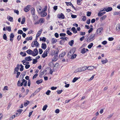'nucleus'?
<instances>
[{
    "label": "nucleus",
    "mask_w": 120,
    "mask_h": 120,
    "mask_svg": "<svg viewBox=\"0 0 120 120\" xmlns=\"http://www.w3.org/2000/svg\"><path fill=\"white\" fill-rule=\"evenodd\" d=\"M95 34H92L87 38V42H90L93 41L95 39Z\"/></svg>",
    "instance_id": "1"
},
{
    "label": "nucleus",
    "mask_w": 120,
    "mask_h": 120,
    "mask_svg": "<svg viewBox=\"0 0 120 120\" xmlns=\"http://www.w3.org/2000/svg\"><path fill=\"white\" fill-rule=\"evenodd\" d=\"M76 48H73L68 53V55L71 56V54H73L75 51Z\"/></svg>",
    "instance_id": "2"
},
{
    "label": "nucleus",
    "mask_w": 120,
    "mask_h": 120,
    "mask_svg": "<svg viewBox=\"0 0 120 120\" xmlns=\"http://www.w3.org/2000/svg\"><path fill=\"white\" fill-rule=\"evenodd\" d=\"M57 17L59 19H64L65 18V16L64 14L62 13L58 14L57 15Z\"/></svg>",
    "instance_id": "3"
},
{
    "label": "nucleus",
    "mask_w": 120,
    "mask_h": 120,
    "mask_svg": "<svg viewBox=\"0 0 120 120\" xmlns=\"http://www.w3.org/2000/svg\"><path fill=\"white\" fill-rule=\"evenodd\" d=\"M34 51L35 53H34L33 52V56H36L38 55V51L37 48L34 49Z\"/></svg>",
    "instance_id": "4"
},
{
    "label": "nucleus",
    "mask_w": 120,
    "mask_h": 120,
    "mask_svg": "<svg viewBox=\"0 0 120 120\" xmlns=\"http://www.w3.org/2000/svg\"><path fill=\"white\" fill-rule=\"evenodd\" d=\"M33 18L34 20L35 21H38V16L35 14H34V13L33 14Z\"/></svg>",
    "instance_id": "5"
},
{
    "label": "nucleus",
    "mask_w": 120,
    "mask_h": 120,
    "mask_svg": "<svg viewBox=\"0 0 120 120\" xmlns=\"http://www.w3.org/2000/svg\"><path fill=\"white\" fill-rule=\"evenodd\" d=\"M54 56L52 59V61H56L58 59V55L54 54Z\"/></svg>",
    "instance_id": "6"
},
{
    "label": "nucleus",
    "mask_w": 120,
    "mask_h": 120,
    "mask_svg": "<svg viewBox=\"0 0 120 120\" xmlns=\"http://www.w3.org/2000/svg\"><path fill=\"white\" fill-rule=\"evenodd\" d=\"M39 14H42L41 16L42 17L45 16L47 15V13L46 12H43L42 11L40 12Z\"/></svg>",
    "instance_id": "7"
},
{
    "label": "nucleus",
    "mask_w": 120,
    "mask_h": 120,
    "mask_svg": "<svg viewBox=\"0 0 120 120\" xmlns=\"http://www.w3.org/2000/svg\"><path fill=\"white\" fill-rule=\"evenodd\" d=\"M105 11L107 12H108L111 11L112 10V8L111 7H108L107 8H104Z\"/></svg>",
    "instance_id": "8"
},
{
    "label": "nucleus",
    "mask_w": 120,
    "mask_h": 120,
    "mask_svg": "<svg viewBox=\"0 0 120 120\" xmlns=\"http://www.w3.org/2000/svg\"><path fill=\"white\" fill-rule=\"evenodd\" d=\"M22 80V82L21 83V82L19 80L18 81V83H17V86H22L23 85V81Z\"/></svg>",
    "instance_id": "9"
},
{
    "label": "nucleus",
    "mask_w": 120,
    "mask_h": 120,
    "mask_svg": "<svg viewBox=\"0 0 120 120\" xmlns=\"http://www.w3.org/2000/svg\"><path fill=\"white\" fill-rule=\"evenodd\" d=\"M26 74V72L25 71H23L21 74L20 76V78H22L23 79L24 76Z\"/></svg>",
    "instance_id": "10"
},
{
    "label": "nucleus",
    "mask_w": 120,
    "mask_h": 120,
    "mask_svg": "<svg viewBox=\"0 0 120 120\" xmlns=\"http://www.w3.org/2000/svg\"><path fill=\"white\" fill-rule=\"evenodd\" d=\"M26 52L27 54L29 55H32L33 56V52L31 49H29L27 50Z\"/></svg>",
    "instance_id": "11"
},
{
    "label": "nucleus",
    "mask_w": 120,
    "mask_h": 120,
    "mask_svg": "<svg viewBox=\"0 0 120 120\" xmlns=\"http://www.w3.org/2000/svg\"><path fill=\"white\" fill-rule=\"evenodd\" d=\"M25 59L26 61H30L32 60V59L31 58V57L30 56L26 57L25 58Z\"/></svg>",
    "instance_id": "12"
},
{
    "label": "nucleus",
    "mask_w": 120,
    "mask_h": 120,
    "mask_svg": "<svg viewBox=\"0 0 120 120\" xmlns=\"http://www.w3.org/2000/svg\"><path fill=\"white\" fill-rule=\"evenodd\" d=\"M47 46L45 43H42L41 45V48L44 49H45L46 48Z\"/></svg>",
    "instance_id": "13"
},
{
    "label": "nucleus",
    "mask_w": 120,
    "mask_h": 120,
    "mask_svg": "<svg viewBox=\"0 0 120 120\" xmlns=\"http://www.w3.org/2000/svg\"><path fill=\"white\" fill-rule=\"evenodd\" d=\"M116 30L118 31L120 30V23L117 24L116 25Z\"/></svg>",
    "instance_id": "14"
},
{
    "label": "nucleus",
    "mask_w": 120,
    "mask_h": 120,
    "mask_svg": "<svg viewBox=\"0 0 120 120\" xmlns=\"http://www.w3.org/2000/svg\"><path fill=\"white\" fill-rule=\"evenodd\" d=\"M82 69H81V67L75 70L74 72L75 73H77L78 72L82 71Z\"/></svg>",
    "instance_id": "15"
},
{
    "label": "nucleus",
    "mask_w": 120,
    "mask_h": 120,
    "mask_svg": "<svg viewBox=\"0 0 120 120\" xmlns=\"http://www.w3.org/2000/svg\"><path fill=\"white\" fill-rule=\"evenodd\" d=\"M57 39L54 38H52L51 39L52 44H53L57 42Z\"/></svg>",
    "instance_id": "16"
},
{
    "label": "nucleus",
    "mask_w": 120,
    "mask_h": 120,
    "mask_svg": "<svg viewBox=\"0 0 120 120\" xmlns=\"http://www.w3.org/2000/svg\"><path fill=\"white\" fill-rule=\"evenodd\" d=\"M41 89V88H39L34 93H33V95H35L38 92L40 91V90Z\"/></svg>",
    "instance_id": "17"
},
{
    "label": "nucleus",
    "mask_w": 120,
    "mask_h": 120,
    "mask_svg": "<svg viewBox=\"0 0 120 120\" xmlns=\"http://www.w3.org/2000/svg\"><path fill=\"white\" fill-rule=\"evenodd\" d=\"M105 13L106 12L105 11L103 12H99L98 13V15L99 16H101Z\"/></svg>",
    "instance_id": "18"
},
{
    "label": "nucleus",
    "mask_w": 120,
    "mask_h": 120,
    "mask_svg": "<svg viewBox=\"0 0 120 120\" xmlns=\"http://www.w3.org/2000/svg\"><path fill=\"white\" fill-rule=\"evenodd\" d=\"M71 30L73 31L74 34H76L77 32V31L75 27H72L71 29Z\"/></svg>",
    "instance_id": "19"
},
{
    "label": "nucleus",
    "mask_w": 120,
    "mask_h": 120,
    "mask_svg": "<svg viewBox=\"0 0 120 120\" xmlns=\"http://www.w3.org/2000/svg\"><path fill=\"white\" fill-rule=\"evenodd\" d=\"M23 81V86H26L27 84V81L24 79H22Z\"/></svg>",
    "instance_id": "20"
},
{
    "label": "nucleus",
    "mask_w": 120,
    "mask_h": 120,
    "mask_svg": "<svg viewBox=\"0 0 120 120\" xmlns=\"http://www.w3.org/2000/svg\"><path fill=\"white\" fill-rule=\"evenodd\" d=\"M87 69L90 70H91L94 69L95 68V67L93 66H91L88 67H87Z\"/></svg>",
    "instance_id": "21"
},
{
    "label": "nucleus",
    "mask_w": 120,
    "mask_h": 120,
    "mask_svg": "<svg viewBox=\"0 0 120 120\" xmlns=\"http://www.w3.org/2000/svg\"><path fill=\"white\" fill-rule=\"evenodd\" d=\"M26 102H25L24 103V106L26 107L27 106L29 103L30 101L28 100H26Z\"/></svg>",
    "instance_id": "22"
},
{
    "label": "nucleus",
    "mask_w": 120,
    "mask_h": 120,
    "mask_svg": "<svg viewBox=\"0 0 120 120\" xmlns=\"http://www.w3.org/2000/svg\"><path fill=\"white\" fill-rule=\"evenodd\" d=\"M74 41L73 40H72L68 42V44L71 46H72L74 43Z\"/></svg>",
    "instance_id": "23"
},
{
    "label": "nucleus",
    "mask_w": 120,
    "mask_h": 120,
    "mask_svg": "<svg viewBox=\"0 0 120 120\" xmlns=\"http://www.w3.org/2000/svg\"><path fill=\"white\" fill-rule=\"evenodd\" d=\"M42 80L41 79L38 80L36 81V83L37 84L39 85L42 83Z\"/></svg>",
    "instance_id": "24"
},
{
    "label": "nucleus",
    "mask_w": 120,
    "mask_h": 120,
    "mask_svg": "<svg viewBox=\"0 0 120 120\" xmlns=\"http://www.w3.org/2000/svg\"><path fill=\"white\" fill-rule=\"evenodd\" d=\"M107 17V15H103L102 17H101L100 18V20L101 21L104 20Z\"/></svg>",
    "instance_id": "25"
},
{
    "label": "nucleus",
    "mask_w": 120,
    "mask_h": 120,
    "mask_svg": "<svg viewBox=\"0 0 120 120\" xmlns=\"http://www.w3.org/2000/svg\"><path fill=\"white\" fill-rule=\"evenodd\" d=\"M9 17H8L7 18L11 22H13V18L12 17L9 16Z\"/></svg>",
    "instance_id": "26"
},
{
    "label": "nucleus",
    "mask_w": 120,
    "mask_h": 120,
    "mask_svg": "<svg viewBox=\"0 0 120 120\" xmlns=\"http://www.w3.org/2000/svg\"><path fill=\"white\" fill-rule=\"evenodd\" d=\"M86 52V49L85 48H83L81 50V53L83 54Z\"/></svg>",
    "instance_id": "27"
},
{
    "label": "nucleus",
    "mask_w": 120,
    "mask_h": 120,
    "mask_svg": "<svg viewBox=\"0 0 120 120\" xmlns=\"http://www.w3.org/2000/svg\"><path fill=\"white\" fill-rule=\"evenodd\" d=\"M28 6H27V7H26L24 8V11L26 12H28L29 10V7H28Z\"/></svg>",
    "instance_id": "28"
},
{
    "label": "nucleus",
    "mask_w": 120,
    "mask_h": 120,
    "mask_svg": "<svg viewBox=\"0 0 120 120\" xmlns=\"http://www.w3.org/2000/svg\"><path fill=\"white\" fill-rule=\"evenodd\" d=\"M55 51L54 50H52L50 52L51 55L52 56H53L55 53Z\"/></svg>",
    "instance_id": "29"
},
{
    "label": "nucleus",
    "mask_w": 120,
    "mask_h": 120,
    "mask_svg": "<svg viewBox=\"0 0 120 120\" xmlns=\"http://www.w3.org/2000/svg\"><path fill=\"white\" fill-rule=\"evenodd\" d=\"M93 45V43H91L88 46V48L89 49H91Z\"/></svg>",
    "instance_id": "30"
},
{
    "label": "nucleus",
    "mask_w": 120,
    "mask_h": 120,
    "mask_svg": "<svg viewBox=\"0 0 120 120\" xmlns=\"http://www.w3.org/2000/svg\"><path fill=\"white\" fill-rule=\"evenodd\" d=\"M20 68L19 69V70L21 71H22L24 69L23 66L22 64L20 65Z\"/></svg>",
    "instance_id": "31"
},
{
    "label": "nucleus",
    "mask_w": 120,
    "mask_h": 120,
    "mask_svg": "<svg viewBox=\"0 0 120 120\" xmlns=\"http://www.w3.org/2000/svg\"><path fill=\"white\" fill-rule=\"evenodd\" d=\"M82 71H84L86 69H87V66H84L81 67Z\"/></svg>",
    "instance_id": "32"
},
{
    "label": "nucleus",
    "mask_w": 120,
    "mask_h": 120,
    "mask_svg": "<svg viewBox=\"0 0 120 120\" xmlns=\"http://www.w3.org/2000/svg\"><path fill=\"white\" fill-rule=\"evenodd\" d=\"M40 41H43L45 42L46 41V38L44 37H42V39H41V38H40Z\"/></svg>",
    "instance_id": "33"
},
{
    "label": "nucleus",
    "mask_w": 120,
    "mask_h": 120,
    "mask_svg": "<svg viewBox=\"0 0 120 120\" xmlns=\"http://www.w3.org/2000/svg\"><path fill=\"white\" fill-rule=\"evenodd\" d=\"M25 18L24 17L22 19V21L21 22V24H23L25 22Z\"/></svg>",
    "instance_id": "34"
},
{
    "label": "nucleus",
    "mask_w": 120,
    "mask_h": 120,
    "mask_svg": "<svg viewBox=\"0 0 120 120\" xmlns=\"http://www.w3.org/2000/svg\"><path fill=\"white\" fill-rule=\"evenodd\" d=\"M77 55L75 54H74V55H73L71 56L70 58L71 59H73L76 58Z\"/></svg>",
    "instance_id": "35"
},
{
    "label": "nucleus",
    "mask_w": 120,
    "mask_h": 120,
    "mask_svg": "<svg viewBox=\"0 0 120 120\" xmlns=\"http://www.w3.org/2000/svg\"><path fill=\"white\" fill-rule=\"evenodd\" d=\"M67 38H68L65 36L61 37L60 38L61 39L66 40V41L67 40Z\"/></svg>",
    "instance_id": "36"
},
{
    "label": "nucleus",
    "mask_w": 120,
    "mask_h": 120,
    "mask_svg": "<svg viewBox=\"0 0 120 120\" xmlns=\"http://www.w3.org/2000/svg\"><path fill=\"white\" fill-rule=\"evenodd\" d=\"M6 30L10 32L11 31V27L10 26H6Z\"/></svg>",
    "instance_id": "37"
},
{
    "label": "nucleus",
    "mask_w": 120,
    "mask_h": 120,
    "mask_svg": "<svg viewBox=\"0 0 120 120\" xmlns=\"http://www.w3.org/2000/svg\"><path fill=\"white\" fill-rule=\"evenodd\" d=\"M31 11L32 15H33V13H34V14H35V10L34 8H31Z\"/></svg>",
    "instance_id": "38"
},
{
    "label": "nucleus",
    "mask_w": 120,
    "mask_h": 120,
    "mask_svg": "<svg viewBox=\"0 0 120 120\" xmlns=\"http://www.w3.org/2000/svg\"><path fill=\"white\" fill-rule=\"evenodd\" d=\"M79 78L78 77H75L73 79L72 82H75L77 80L79 79Z\"/></svg>",
    "instance_id": "39"
},
{
    "label": "nucleus",
    "mask_w": 120,
    "mask_h": 120,
    "mask_svg": "<svg viewBox=\"0 0 120 120\" xmlns=\"http://www.w3.org/2000/svg\"><path fill=\"white\" fill-rule=\"evenodd\" d=\"M37 60L35 59H33V60L32 63L33 64H36L38 62Z\"/></svg>",
    "instance_id": "40"
},
{
    "label": "nucleus",
    "mask_w": 120,
    "mask_h": 120,
    "mask_svg": "<svg viewBox=\"0 0 120 120\" xmlns=\"http://www.w3.org/2000/svg\"><path fill=\"white\" fill-rule=\"evenodd\" d=\"M23 110L22 109H19L17 110V112H19L18 116H19L22 112Z\"/></svg>",
    "instance_id": "41"
},
{
    "label": "nucleus",
    "mask_w": 120,
    "mask_h": 120,
    "mask_svg": "<svg viewBox=\"0 0 120 120\" xmlns=\"http://www.w3.org/2000/svg\"><path fill=\"white\" fill-rule=\"evenodd\" d=\"M47 107L48 106L46 105H45L43 106L42 110L44 111L46 109Z\"/></svg>",
    "instance_id": "42"
},
{
    "label": "nucleus",
    "mask_w": 120,
    "mask_h": 120,
    "mask_svg": "<svg viewBox=\"0 0 120 120\" xmlns=\"http://www.w3.org/2000/svg\"><path fill=\"white\" fill-rule=\"evenodd\" d=\"M50 48H48L44 52V53H45V54H48V53L49 52Z\"/></svg>",
    "instance_id": "43"
},
{
    "label": "nucleus",
    "mask_w": 120,
    "mask_h": 120,
    "mask_svg": "<svg viewBox=\"0 0 120 120\" xmlns=\"http://www.w3.org/2000/svg\"><path fill=\"white\" fill-rule=\"evenodd\" d=\"M65 3L66 4V5L68 6H71L72 4V3L70 2H65Z\"/></svg>",
    "instance_id": "44"
},
{
    "label": "nucleus",
    "mask_w": 120,
    "mask_h": 120,
    "mask_svg": "<svg viewBox=\"0 0 120 120\" xmlns=\"http://www.w3.org/2000/svg\"><path fill=\"white\" fill-rule=\"evenodd\" d=\"M67 33L69 35H71L72 34V33L70 32L69 30H68L67 31Z\"/></svg>",
    "instance_id": "45"
},
{
    "label": "nucleus",
    "mask_w": 120,
    "mask_h": 120,
    "mask_svg": "<svg viewBox=\"0 0 120 120\" xmlns=\"http://www.w3.org/2000/svg\"><path fill=\"white\" fill-rule=\"evenodd\" d=\"M32 39V37L31 36H30V37H29V38L28 37L26 38L25 39L27 41H29L30 40H31Z\"/></svg>",
    "instance_id": "46"
},
{
    "label": "nucleus",
    "mask_w": 120,
    "mask_h": 120,
    "mask_svg": "<svg viewBox=\"0 0 120 120\" xmlns=\"http://www.w3.org/2000/svg\"><path fill=\"white\" fill-rule=\"evenodd\" d=\"M91 12L90 11H88L87 12L86 15L87 16H90L91 15Z\"/></svg>",
    "instance_id": "47"
},
{
    "label": "nucleus",
    "mask_w": 120,
    "mask_h": 120,
    "mask_svg": "<svg viewBox=\"0 0 120 120\" xmlns=\"http://www.w3.org/2000/svg\"><path fill=\"white\" fill-rule=\"evenodd\" d=\"M48 55L47 54H45L44 52L42 54V57L43 58H45Z\"/></svg>",
    "instance_id": "48"
},
{
    "label": "nucleus",
    "mask_w": 120,
    "mask_h": 120,
    "mask_svg": "<svg viewBox=\"0 0 120 120\" xmlns=\"http://www.w3.org/2000/svg\"><path fill=\"white\" fill-rule=\"evenodd\" d=\"M65 41L62 40H61L60 41V44L61 45H62L64 44Z\"/></svg>",
    "instance_id": "49"
},
{
    "label": "nucleus",
    "mask_w": 120,
    "mask_h": 120,
    "mask_svg": "<svg viewBox=\"0 0 120 120\" xmlns=\"http://www.w3.org/2000/svg\"><path fill=\"white\" fill-rule=\"evenodd\" d=\"M34 43H35V46L38 47L39 46V44L37 41H34Z\"/></svg>",
    "instance_id": "50"
},
{
    "label": "nucleus",
    "mask_w": 120,
    "mask_h": 120,
    "mask_svg": "<svg viewBox=\"0 0 120 120\" xmlns=\"http://www.w3.org/2000/svg\"><path fill=\"white\" fill-rule=\"evenodd\" d=\"M23 31L21 30H19L18 32V34H22L23 33Z\"/></svg>",
    "instance_id": "51"
},
{
    "label": "nucleus",
    "mask_w": 120,
    "mask_h": 120,
    "mask_svg": "<svg viewBox=\"0 0 120 120\" xmlns=\"http://www.w3.org/2000/svg\"><path fill=\"white\" fill-rule=\"evenodd\" d=\"M42 31V30L40 29L37 33V34L40 35Z\"/></svg>",
    "instance_id": "52"
},
{
    "label": "nucleus",
    "mask_w": 120,
    "mask_h": 120,
    "mask_svg": "<svg viewBox=\"0 0 120 120\" xmlns=\"http://www.w3.org/2000/svg\"><path fill=\"white\" fill-rule=\"evenodd\" d=\"M51 93V91L49 90H48L46 92L45 94L47 95H49Z\"/></svg>",
    "instance_id": "53"
},
{
    "label": "nucleus",
    "mask_w": 120,
    "mask_h": 120,
    "mask_svg": "<svg viewBox=\"0 0 120 120\" xmlns=\"http://www.w3.org/2000/svg\"><path fill=\"white\" fill-rule=\"evenodd\" d=\"M44 18H40L39 20L40 21V22L41 23H42L43 22H44Z\"/></svg>",
    "instance_id": "54"
},
{
    "label": "nucleus",
    "mask_w": 120,
    "mask_h": 120,
    "mask_svg": "<svg viewBox=\"0 0 120 120\" xmlns=\"http://www.w3.org/2000/svg\"><path fill=\"white\" fill-rule=\"evenodd\" d=\"M3 38L5 40H6L7 39V37L6 35L5 34H4L3 35Z\"/></svg>",
    "instance_id": "55"
},
{
    "label": "nucleus",
    "mask_w": 120,
    "mask_h": 120,
    "mask_svg": "<svg viewBox=\"0 0 120 120\" xmlns=\"http://www.w3.org/2000/svg\"><path fill=\"white\" fill-rule=\"evenodd\" d=\"M14 37V35L13 33H11L10 35V38H13Z\"/></svg>",
    "instance_id": "56"
},
{
    "label": "nucleus",
    "mask_w": 120,
    "mask_h": 120,
    "mask_svg": "<svg viewBox=\"0 0 120 120\" xmlns=\"http://www.w3.org/2000/svg\"><path fill=\"white\" fill-rule=\"evenodd\" d=\"M20 73H21L19 72H17V73H16V74L17 75L16 76V78H19V76L20 74Z\"/></svg>",
    "instance_id": "57"
},
{
    "label": "nucleus",
    "mask_w": 120,
    "mask_h": 120,
    "mask_svg": "<svg viewBox=\"0 0 120 120\" xmlns=\"http://www.w3.org/2000/svg\"><path fill=\"white\" fill-rule=\"evenodd\" d=\"M21 38V36L20 35H19L17 37V39L18 41H19Z\"/></svg>",
    "instance_id": "58"
},
{
    "label": "nucleus",
    "mask_w": 120,
    "mask_h": 120,
    "mask_svg": "<svg viewBox=\"0 0 120 120\" xmlns=\"http://www.w3.org/2000/svg\"><path fill=\"white\" fill-rule=\"evenodd\" d=\"M66 34L65 33H60V36L63 37L62 36H65L66 35Z\"/></svg>",
    "instance_id": "59"
},
{
    "label": "nucleus",
    "mask_w": 120,
    "mask_h": 120,
    "mask_svg": "<svg viewBox=\"0 0 120 120\" xmlns=\"http://www.w3.org/2000/svg\"><path fill=\"white\" fill-rule=\"evenodd\" d=\"M39 53L40 54H41L43 52V51L41 49H39Z\"/></svg>",
    "instance_id": "60"
},
{
    "label": "nucleus",
    "mask_w": 120,
    "mask_h": 120,
    "mask_svg": "<svg viewBox=\"0 0 120 120\" xmlns=\"http://www.w3.org/2000/svg\"><path fill=\"white\" fill-rule=\"evenodd\" d=\"M93 30V29L92 28H91L90 29L88 30V32L89 33H90Z\"/></svg>",
    "instance_id": "61"
},
{
    "label": "nucleus",
    "mask_w": 120,
    "mask_h": 120,
    "mask_svg": "<svg viewBox=\"0 0 120 120\" xmlns=\"http://www.w3.org/2000/svg\"><path fill=\"white\" fill-rule=\"evenodd\" d=\"M63 91V90H58L56 91V92H57V93L59 94H61L62 92Z\"/></svg>",
    "instance_id": "62"
},
{
    "label": "nucleus",
    "mask_w": 120,
    "mask_h": 120,
    "mask_svg": "<svg viewBox=\"0 0 120 120\" xmlns=\"http://www.w3.org/2000/svg\"><path fill=\"white\" fill-rule=\"evenodd\" d=\"M107 41H104L101 42L102 44L103 45H105L107 43Z\"/></svg>",
    "instance_id": "63"
},
{
    "label": "nucleus",
    "mask_w": 120,
    "mask_h": 120,
    "mask_svg": "<svg viewBox=\"0 0 120 120\" xmlns=\"http://www.w3.org/2000/svg\"><path fill=\"white\" fill-rule=\"evenodd\" d=\"M30 65L29 64H26V65L25 67L26 69H28L30 67Z\"/></svg>",
    "instance_id": "64"
}]
</instances>
